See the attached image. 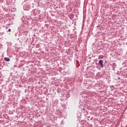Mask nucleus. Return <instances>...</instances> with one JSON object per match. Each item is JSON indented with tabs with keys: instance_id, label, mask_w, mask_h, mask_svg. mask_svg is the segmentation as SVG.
Masks as SVG:
<instances>
[{
	"instance_id": "nucleus-2",
	"label": "nucleus",
	"mask_w": 127,
	"mask_h": 127,
	"mask_svg": "<svg viewBox=\"0 0 127 127\" xmlns=\"http://www.w3.org/2000/svg\"><path fill=\"white\" fill-rule=\"evenodd\" d=\"M99 64H100L101 67H103V61L102 60H100L99 62Z\"/></svg>"
},
{
	"instance_id": "nucleus-3",
	"label": "nucleus",
	"mask_w": 127,
	"mask_h": 127,
	"mask_svg": "<svg viewBox=\"0 0 127 127\" xmlns=\"http://www.w3.org/2000/svg\"><path fill=\"white\" fill-rule=\"evenodd\" d=\"M116 66H117V64H116V63H113V67H114V68H115L116 67Z\"/></svg>"
},
{
	"instance_id": "nucleus-5",
	"label": "nucleus",
	"mask_w": 127,
	"mask_h": 127,
	"mask_svg": "<svg viewBox=\"0 0 127 127\" xmlns=\"http://www.w3.org/2000/svg\"><path fill=\"white\" fill-rule=\"evenodd\" d=\"M99 57H100V58H103V56H100Z\"/></svg>"
},
{
	"instance_id": "nucleus-4",
	"label": "nucleus",
	"mask_w": 127,
	"mask_h": 127,
	"mask_svg": "<svg viewBox=\"0 0 127 127\" xmlns=\"http://www.w3.org/2000/svg\"><path fill=\"white\" fill-rule=\"evenodd\" d=\"M8 31H9V32H10V31H11V30L10 29H9Z\"/></svg>"
},
{
	"instance_id": "nucleus-1",
	"label": "nucleus",
	"mask_w": 127,
	"mask_h": 127,
	"mask_svg": "<svg viewBox=\"0 0 127 127\" xmlns=\"http://www.w3.org/2000/svg\"><path fill=\"white\" fill-rule=\"evenodd\" d=\"M4 60H5V61H6L7 62H8L10 61V59H9V58L5 57L4 58Z\"/></svg>"
}]
</instances>
